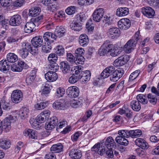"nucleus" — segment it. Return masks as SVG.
<instances>
[{"label": "nucleus", "instance_id": "f257e3e1", "mask_svg": "<svg viewBox=\"0 0 159 159\" xmlns=\"http://www.w3.org/2000/svg\"><path fill=\"white\" fill-rule=\"evenodd\" d=\"M58 119L56 117H53L51 118V121L45 124V128L47 130H51L54 128L56 126V130L59 131V129L65 127L66 125V121L63 120L61 121L57 125Z\"/></svg>", "mask_w": 159, "mask_h": 159}, {"label": "nucleus", "instance_id": "f03ea898", "mask_svg": "<svg viewBox=\"0 0 159 159\" xmlns=\"http://www.w3.org/2000/svg\"><path fill=\"white\" fill-rule=\"evenodd\" d=\"M16 120L13 116L11 115H9L2 122L0 120V134H1L3 129L7 132L11 129V123L13 120Z\"/></svg>", "mask_w": 159, "mask_h": 159}, {"label": "nucleus", "instance_id": "7ed1b4c3", "mask_svg": "<svg viewBox=\"0 0 159 159\" xmlns=\"http://www.w3.org/2000/svg\"><path fill=\"white\" fill-rule=\"evenodd\" d=\"M125 131H122V135L124 136L129 137L131 136L132 138L139 137L142 134V131L140 129H137L135 130H130L128 131V130H125Z\"/></svg>", "mask_w": 159, "mask_h": 159}, {"label": "nucleus", "instance_id": "20e7f679", "mask_svg": "<svg viewBox=\"0 0 159 159\" xmlns=\"http://www.w3.org/2000/svg\"><path fill=\"white\" fill-rule=\"evenodd\" d=\"M105 11L103 8L96 9L93 12L92 16L94 21L96 22H99L103 18Z\"/></svg>", "mask_w": 159, "mask_h": 159}, {"label": "nucleus", "instance_id": "39448f33", "mask_svg": "<svg viewBox=\"0 0 159 159\" xmlns=\"http://www.w3.org/2000/svg\"><path fill=\"white\" fill-rule=\"evenodd\" d=\"M23 98V94L20 90H15L11 93V101L14 103H17L20 102L22 100Z\"/></svg>", "mask_w": 159, "mask_h": 159}, {"label": "nucleus", "instance_id": "423d86ee", "mask_svg": "<svg viewBox=\"0 0 159 159\" xmlns=\"http://www.w3.org/2000/svg\"><path fill=\"white\" fill-rule=\"evenodd\" d=\"M50 113V112L48 110L43 111L37 116L36 121L39 123L44 122L49 119Z\"/></svg>", "mask_w": 159, "mask_h": 159}, {"label": "nucleus", "instance_id": "0eeeda50", "mask_svg": "<svg viewBox=\"0 0 159 159\" xmlns=\"http://www.w3.org/2000/svg\"><path fill=\"white\" fill-rule=\"evenodd\" d=\"M120 34L119 29L116 27H112L109 29L107 32V35L109 38L115 39L119 37Z\"/></svg>", "mask_w": 159, "mask_h": 159}, {"label": "nucleus", "instance_id": "6e6552de", "mask_svg": "<svg viewBox=\"0 0 159 159\" xmlns=\"http://www.w3.org/2000/svg\"><path fill=\"white\" fill-rule=\"evenodd\" d=\"M118 27L121 30H127L131 26L130 21L127 18L122 19L118 22Z\"/></svg>", "mask_w": 159, "mask_h": 159}, {"label": "nucleus", "instance_id": "1a4fd4ad", "mask_svg": "<svg viewBox=\"0 0 159 159\" xmlns=\"http://www.w3.org/2000/svg\"><path fill=\"white\" fill-rule=\"evenodd\" d=\"M123 74V70L121 68H119L110 75V80L112 81H116L122 76Z\"/></svg>", "mask_w": 159, "mask_h": 159}, {"label": "nucleus", "instance_id": "9d476101", "mask_svg": "<svg viewBox=\"0 0 159 159\" xmlns=\"http://www.w3.org/2000/svg\"><path fill=\"white\" fill-rule=\"evenodd\" d=\"M79 92L78 88L75 86L70 87L66 90L68 96L72 98L77 97L79 95Z\"/></svg>", "mask_w": 159, "mask_h": 159}, {"label": "nucleus", "instance_id": "9b49d317", "mask_svg": "<svg viewBox=\"0 0 159 159\" xmlns=\"http://www.w3.org/2000/svg\"><path fill=\"white\" fill-rule=\"evenodd\" d=\"M122 131H125V130H121L118 131V134L119 135L116 138V140L117 143L121 145L126 146L128 144L129 141L125 139V138H128L129 137L124 136L122 135V133L120 132Z\"/></svg>", "mask_w": 159, "mask_h": 159}, {"label": "nucleus", "instance_id": "f8f14e48", "mask_svg": "<svg viewBox=\"0 0 159 159\" xmlns=\"http://www.w3.org/2000/svg\"><path fill=\"white\" fill-rule=\"evenodd\" d=\"M17 115L13 117L16 119L20 117L21 119L26 118L29 112V110L27 108L25 107L22 108L19 111H16Z\"/></svg>", "mask_w": 159, "mask_h": 159}, {"label": "nucleus", "instance_id": "ddd939ff", "mask_svg": "<svg viewBox=\"0 0 159 159\" xmlns=\"http://www.w3.org/2000/svg\"><path fill=\"white\" fill-rule=\"evenodd\" d=\"M22 22V19L21 16L18 14L12 16L9 21V24L14 26L19 25Z\"/></svg>", "mask_w": 159, "mask_h": 159}, {"label": "nucleus", "instance_id": "4468645a", "mask_svg": "<svg viewBox=\"0 0 159 159\" xmlns=\"http://www.w3.org/2000/svg\"><path fill=\"white\" fill-rule=\"evenodd\" d=\"M136 42L133 39L129 40L124 46V51L127 53H130L136 46Z\"/></svg>", "mask_w": 159, "mask_h": 159}, {"label": "nucleus", "instance_id": "2eb2a0df", "mask_svg": "<svg viewBox=\"0 0 159 159\" xmlns=\"http://www.w3.org/2000/svg\"><path fill=\"white\" fill-rule=\"evenodd\" d=\"M115 70V68L113 66H110L107 67L101 73V78L104 79L108 77Z\"/></svg>", "mask_w": 159, "mask_h": 159}, {"label": "nucleus", "instance_id": "dca6fc26", "mask_svg": "<svg viewBox=\"0 0 159 159\" xmlns=\"http://www.w3.org/2000/svg\"><path fill=\"white\" fill-rule=\"evenodd\" d=\"M142 14L149 18H152L155 15V12L154 10L150 7H146L142 9Z\"/></svg>", "mask_w": 159, "mask_h": 159}, {"label": "nucleus", "instance_id": "f3484780", "mask_svg": "<svg viewBox=\"0 0 159 159\" xmlns=\"http://www.w3.org/2000/svg\"><path fill=\"white\" fill-rule=\"evenodd\" d=\"M91 72L88 70L81 72L79 75V79H80L82 82L84 83L89 80Z\"/></svg>", "mask_w": 159, "mask_h": 159}, {"label": "nucleus", "instance_id": "a211bd4d", "mask_svg": "<svg viewBox=\"0 0 159 159\" xmlns=\"http://www.w3.org/2000/svg\"><path fill=\"white\" fill-rule=\"evenodd\" d=\"M30 47L29 45V43H26L21 49L18 50L17 52L20 56L23 58H25L28 55L29 51L28 49L30 48Z\"/></svg>", "mask_w": 159, "mask_h": 159}, {"label": "nucleus", "instance_id": "6ab92c4d", "mask_svg": "<svg viewBox=\"0 0 159 159\" xmlns=\"http://www.w3.org/2000/svg\"><path fill=\"white\" fill-rule=\"evenodd\" d=\"M69 155L71 158L74 159H80L82 156L81 151L78 149H72L70 150Z\"/></svg>", "mask_w": 159, "mask_h": 159}, {"label": "nucleus", "instance_id": "aec40b11", "mask_svg": "<svg viewBox=\"0 0 159 159\" xmlns=\"http://www.w3.org/2000/svg\"><path fill=\"white\" fill-rule=\"evenodd\" d=\"M44 76L47 80L50 82L55 81L58 78L57 74L55 72L51 71H48Z\"/></svg>", "mask_w": 159, "mask_h": 159}, {"label": "nucleus", "instance_id": "412c9836", "mask_svg": "<svg viewBox=\"0 0 159 159\" xmlns=\"http://www.w3.org/2000/svg\"><path fill=\"white\" fill-rule=\"evenodd\" d=\"M70 27L73 30L79 31L82 30V25L81 23L78 21V20H77V21L73 20L70 24Z\"/></svg>", "mask_w": 159, "mask_h": 159}, {"label": "nucleus", "instance_id": "4be33fe9", "mask_svg": "<svg viewBox=\"0 0 159 159\" xmlns=\"http://www.w3.org/2000/svg\"><path fill=\"white\" fill-rule=\"evenodd\" d=\"M45 41L50 43L53 42L54 40H56V37L54 34L49 32H46L43 36Z\"/></svg>", "mask_w": 159, "mask_h": 159}, {"label": "nucleus", "instance_id": "5701e85b", "mask_svg": "<svg viewBox=\"0 0 159 159\" xmlns=\"http://www.w3.org/2000/svg\"><path fill=\"white\" fill-rule=\"evenodd\" d=\"M24 134L26 136H28L32 139H37V134L35 131L30 129H26L23 132Z\"/></svg>", "mask_w": 159, "mask_h": 159}, {"label": "nucleus", "instance_id": "b1692460", "mask_svg": "<svg viewBox=\"0 0 159 159\" xmlns=\"http://www.w3.org/2000/svg\"><path fill=\"white\" fill-rule=\"evenodd\" d=\"M32 45L36 48L40 47L42 45L43 39L40 36H37L33 38L31 40Z\"/></svg>", "mask_w": 159, "mask_h": 159}, {"label": "nucleus", "instance_id": "393cba45", "mask_svg": "<svg viewBox=\"0 0 159 159\" xmlns=\"http://www.w3.org/2000/svg\"><path fill=\"white\" fill-rule=\"evenodd\" d=\"M129 13V10L126 7L118 8L116 10V15L118 16L122 17L127 15Z\"/></svg>", "mask_w": 159, "mask_h": 159}, {"label": "nucleus", "instance_id": "a878e982", "mask_svg": "<svg viewBox=\"0 0 159 159\" xmlns=\"http://www.w3.org/2000/svg\"><path fill=\"white\" fill-rule=\"evenodd\" d=\"M135 143L137 146L142 149H147L148 147V143L144 140L142 139H137L135 141Z\"/></svg>", "mask_w": 159, "mask_h": 159}, {"label": "nucleus", "instance_id": "bb28decb", "mask_svg": "<svg viewBox=\"0 0 159 159\" xmlns=\"http://www.w3.org/2000/svg\"><path fill=\"white\" fill-rule=\"evenodd\" d=\"M11 67V65L7 61L2 60L0 61V70L5 72L9 70Z\"/></svg>", "mask_w": 159, "mask_h": 159}, {"label": "nucleus", "instance_id": "cd10ccee", "mask_svg": "<svg viewBox=\"0 0 159 159\" xmlns=\"http://www.w3.org/2000/svg\"><path fill=\"white\" fill-rule=\"evenodd\" d=\"M89 42L88 36L85 34H81L79 37V43L80 45L83 47L87 46Z\"/></svg>", "mask_w": 159, "mask_h": 159}, {"label": "nucleus", "instance_id": "c85d7f7f", "mask_svg": "<svg viewBox=\"0 0 159 159\" xmlns=\"http://www.w3.org/2000/svg\"><path fill=\"white\" fill-rule=\"evenodd\" d=\"M60 65V68L63 73L66 74L69 72L70 67L66 61L61 62Z\"/></svg>", "mask_w": 159, "mask_h": 159}, {"label": "nucleus", "instance_id": "c756f323", "mask_svg": "<svg viewBox=\"0 0 159 159\" xmlns=\"http://www.w3.org/2000/svg\"><path fill=\"white\" fill-rule=\"evenodd\" d=\"M63 146L61 143L53 145L50 148V151L52 153H59L61 152Z\"/></svg>", "mask_w": 159, "mask_h": 159}, {"label": "nucleus", "instance_id": "7c9ffc66", "mask_svg": "<svg viewBox=\"0 0 159 159\" xmlns=\"http://www.w3.org/2000/svg\"><path fill=\"white\" fill-rule=\"evenodd\" d=\"M40 12L41 9L39 7H33L29 9V15L31 16L35 17L38 15Z\"/></svg>", "mask_w": 159, "mask_h": 159}, {"label": "nucleus", "instance_id": "2f4dec72", "mask_svg": "<svg viewBox=\"0 0 159 159\" xmlns=\"http://www.w3.org/2000/svg\"><path fill=\"white\" fill-rule=\"evenodd\" d=\"M36 70H32L30 72V75L26 79L27 83L28 84H31L34 80L36 76Z\"/></svg>", "mask_w": 159, "mask_h": 159}, {"label": "nucleus", "instance_id": "473e14b6", "mask_svg": "<svg viewBox=\"0 0 159 159\" xmlns=\"http://www.w3.org/2000/svg\"><path fill=\"white\" fill-rule=\"evenodd\" d=\"M120 49H118L114 46L111 49L109 50V54L113 57H115L119 55L121 52Z\"/></svg>", "mask_w": 159, "mask_h": 159}, {"label": "nucleus", "instance_id": "72a5a7b5", "mask_svg": "<svg viewBox=\"0 0 159 159\" xmlns=\"http://www.w3.org/2000/svg\"><path fill=\"white\" fill-rule=\"evenodd\" d=\"M131 107L132 109L135 111H138L141 109L140 104L139 101L137 100H133L130 103Z\"/></svg>", "mask_w": 159, "mask_h": 159}, {"label": "nucleus", "instance_id": "f704fd0d", "mask_svg": "<svg viewBox=\"0 0 159 159\" xmlns=\"http://www.w3.org/2000/svg\"><path fill=\"white\" fill-rule=\"evenodd\" d=\"M64 102L63 101L55 102L52 104L53 107L57 110L64 109L65 107Z\"/></svg>", "mask_w": 159, "mask_h": 159}, {"label": "nucleus", "instance_id": "c9c22d12", "mask_svg": "<svg viewBox=\"0 0 159 159\" xmlns=\"http://www.w3.org/2000/svg\"><path fill=\"white\" fill-rule=\"evenodd\" d=\"M7 59L8 62L13 63L16 62L18 59L17 57L15 54L9 53L7 56Z\"/></svg>", "mask_w": 159, "mask_h": 159}, {"label": "nucleus", "instance_id": "e433bc0d", "mask_svg": "<svg viewBox=\"0 0 159 159\" xmlns=\"http://www.w3.org/2000/svg\"><path fill=\"white\" fill-rule=\"evenodd\" d=\"M10 142L9 140L2 139L0 141V147L3 149L8 148L10 147Z\"/></svg>", "mask_w": 159, "mask_h": 159}, {"label": "nucleus", "instance_id": "4c0bfd02", "mask_svg": "<svg viewBox=\"0 0 159 159\" xmlns=\"http://www.w3.org/2000/svg\"><path fill=\"white\" fill-rule=\"evenodd\" d=\"M105 145L106 148H110L113 147L115 145L114 141L111 137H108L106 140Z\"/></svg>", "mask_w": 159, "mask_h": 159}, {"label": "nucleus", "instance_id": "58836bf2", "mask_svg": "<svg viewBox=\"0 0 159 159\" xmlns=\"http://www.w3.org/2000/svg\"><path fill=\"white\" fill-rule=\"evenodd\" d=\"M147 96L143 94H139L136 97V98L139 102L145 104L148 103V101L147 98Z\"/></svg>", "mask_w": 159, "mask_h": 159}, {"label": "nucleus", "instance_id": "ea45409f", "mask_svg": "<svg viewBox=\"0 0 159 159\" xmlns=\"http://www.w3.org/2000/svg\"><path fill=\"white\" fill-rule=\"evenodd\" d=\"M0 103H1V105H2V108L4 110L8 111L11 109V107L9 105L8 103L6 102L5 97L2 98Z\"/></svg>", "mask_w": 159, "mask_h": 159}, {"label": "nucleus", "instance_id": "a19ab883", "mask_svg": "<svg viewBox=\"0 0 159 159\" xmlns=\"http://www.w3.org/2000/svg\"><path fill=\"white\" fill-rule=\"evenodd\" d=\"M43 17V16L41 15L38 17L33 18L31 19L30 20L36 26L38 27L41 24Z\"/></svg>", "mask_w": 159, "mask_h": 159}, {"label": "nucleus", "instance_id": "79ce46f5", "mask_svg": "<svg viewBox=\"0 0 159 159\" xmlns=\"http://www.w3.org/2000/svg\"><path fill=\"white\" fill-rule=\"evenodd\" d=\"M78 8L77 7L72 6L68 7L65 11L68 15H72L77 11Z\"/></svg>", "mask_w": 159, "mask_h": 159}, {"label": "nucleus", "instance_id": "37998d69", "mask_svg": "<svg viewBox=\"0 0 159 159\" xmlns=\"http://www.w3.org/2000/svg\"><path fill=\"white\" fill-rule=\"evenodd\" d=\"M48 105V102L41 101L37 103L34 106L35 108L37 110H41L45 108Z\"/></svg>", "mask_w": 159, "mask_h": 159}, {"label": "nucleus", "instance_id": "c03bdc74", "mask_svg": "<svg viewBox=\"0 0 159 159\" xmlns=\"http://www.w3.org/2000/svg\"><path fill=\"white\" fill-rule=\"evenodd\" d=\"M22 38L21 37H17L14 38L13 37H9L7 39V41L9 43H13L15 42H20Z\"/></svg>", "mask_w": 159, "mask_h": 159}, {"label": "nucleus", "instance_id": "a18cd8bd", "mask_svg": "<svg viewBox=\"0 0 159 159\" xmlns=\"http://www.w3.org/2000/svg\"><path fill=\"white\" fill-rule=\"evenodd\" d=\"M140 73V70H136L132 72L130 75L129 78V81H132L136 79L139 75Z\"/></svg>", "mask_w": 159, "mask_h": 159}, {"label": "nucleus", "instance_id": "49530a36", "mask_svg": "<svg viewBox=\"0 0 159 159\" xmlns=\"http://www.w3.org/2000/svg\"><path fill=\"white\" fill-rule=\"evenodd\" d=\"M56 52L58 56H62L65 53L64 48L61 45H58L56 47Z\"/></svg>", "mask_w": 159, "mask_h": 159}, {"label": "nucleus", "instance_id": "de8ad7c7", "mask_svg": "<svg viewBox=\"0 0 159 159\" xmlns=\"http://www.w3.org/2000/svg\"><path fill=\"white\" fill-rule=\"evenodd\" d=\"M49 69L52 71L56 72L59 69V66L55 62L50 63L48 66Z\"/></svg>", "mask_w": 159, "mask_h": 159}, {"label": "nucleus", "instance_id": "09e8293b", "mask_svg": "<svg viewBox=\"0 0 159 159\" xmlns=\"http://www.w3.org/2000/svg\"><path fill=\"white\" fill-rule=\"evenodd\" d=\"M30 122L32 127L35 129H40L41 127V125L37 123L36 121V119L35 120L34 119H31L30 120Z\"/></svg>", "mask_w": 159, "mask_h": 159}, {"label": "nucleus", "instance_id": "8fccbe9b", "mask_svg": "<svg viewBox=\"0 0 159 159\" xmlns=\"http://www.w3.org/2000/svg\"><path fill=\"white\" fill-rule=\"evenodd\" d=\"M57 55L55 53H51L49 55L48 59L50 63L56 61L58 58Z\"/></svg>", "mask_w": 159, "mask_h": 159}, {"label": "nucleus", "instance_id": "3c124183", "mask_svg": "<svg viewBox=\"0 0 159 159\" xmlns=\"http://www.w3.org/2000/svg\"><path fill=\"white\" fill-rule=\"evenodd\" d=\"M79 79V76L73 74L69 78V82L70 83L73 84L76 83Z\"/></svg>", "mask_w": 159, "mask_h": 159}, {"label": "nucleus", "instance_id": "603ef678", "mask_svg": "<svg viewBox=\"0 0 159 159\" xmlns=\"http://www.w3.org/2000/svg\"><path fill=\"white\" fill-rule=\"evenodd\" d=\"M149 101L153 104H155L157 101L156 98L155 96L149 94L147 96Z\"/></svg>", "mask_w": 159, "mask_h": 159}, {"label": "nucleus", "instance_id": "864d4df0", "mask_svg": "<svg viewBox=\"0 0 159 159\" xmlns=\"http://www.w3.org/2000/svg\"><path fill=\"white\" fill-rule=\"evenodd\" d=\"M12 0H1V5L4 7H8L10 6L12 3Z\"/></svg>", "mask_w": 159, "mask_h": 159}, {"label": "nucleus", "instance_id": "5fc2aeb1", "mask_svg": "<svg viewBox=\"0 0 159 159\" xmlns=\"http://www.w3.org/2000/svg\"><path fill=\"white\" fill-rule=\"evenodd\" d=\"M70 104L73 107L76 108L81 105V103L79 101L72 99L70 101Z\"/></svg>", "mask_w": 159, "mask_h": 159}, {"label": "nucleus", "instance_id": "6e6d98bb", "mask_svg": "<svg viewBox=\"0 0 159 159\" xmlns=\"http://www.w3.org/2000/svg\"><path fill=\"white\" fill-rule=\"evenodd\" d=\"M76 59L75 60V63L76 64H83L84 58L83 56H76Z\"/></svg>", "mask_w": 159, "mask_h": 159}, {"label": "nucleus", "instance_id": "4d7b16f0", "mask_svg": "<svg viewBox=\"0 0 159 159\" xmlns=\"http://www.w3.org/2000/svg\"><path fill=\"white\" fill-rule=\"evenodd\" d=\"M107 50L111 49L114 46L108 40H106L102 45Z\"/></svg>", "mask_w": 159, "mask_h": 159}, {"label": "nucleus", "instance_id": "13d9d810", "mask_svg": "<svg viewBox=\"0 0 159 159\" xmlns=\"http://www.w3.org/2000/svg\"><path fill=\"white\" fill-rule=\"evenodd\" d=\"M66 59L68 61L71 63H75V58L71 53H66Z\"/></svg>", "mask_w": 159, "mask_h": 159}, {"label": "nucleus", "instance_id": "bf43d9fd", "mask_svg": "<svg viewBox=\"0 0 159 159\" xmlns=\"http://www.w3.org/2000/svg\"><path fill=\"white\" fill-rule=\"evenodd\" d=\"M109 53V50L102 46L99 50L98 53L100 56H104L107 53Z\"/></svg>", "mask_w": 159, "mask_h": 159}, {"label": "nucleus", "instance_id": "052dcab7", "mask_svg": "<svg viewBox=\"0 0 159 159\" xmlns=\"http://www.w3.org/2000/svg\"><path fill=\"white\" fill-rule=\"evenodd\" d=\"M25 3V0H17L14 2L15 7H20L23 6Z\"/></svg>", "mask_w": 159, "mask_h": 159}, {"label": "nucleus", "instance_id": "680f3d73", "mask_svg": "<svg viewBox=\"0 0 159 159\" xmlns=\"http://www.w3.org/2000/svg\"><path fill=\"white\" fill-rule=\"evenodd\" d=\"M84 50L83 48H78L75 51V56H83L84 53Z\"/></svg>", "mask_w": 159, "mask_h": 159}, {"label": "nucleus", "instance_id": "e2e57ef3", "mask_svg": "<svg viewBox=\"0 0 159 159\" xmlns=\"http://www.w3.org/2000/svg\"><path fill=\"white\" fill-rule=\"evenodd\" d=\"M65 93V90L63 88L60 87L56 90V94L58 97H62Z\"/></svg>", "mask_w": 159, "mask_h": 159}, {"label": "nucleus", "instance_id": "0e129e2a", "mask_svg": "<svg viewBox=\"0 0 159 159\" xmlns=\"http://www.w3.org/2000/svg\"><path fill=\"white\" fill-rule=\"evenodd\" d=\"M11 70L14 72H20L21 71V68L19 67L17 64H13L11 67Z\"/></svg>", "mask_w": 159, "mask_h": 159}, {"label": "nucleus", "instance_id": "69168bd1", "mask_svg": "<svg viewBox=\"0 0 159 159\" xmlns=\"http://www.w3.org/2000/svg\"><path fill=\"white\" fill-rule=\"evenodd\" d=\"M106 155L109 157L112 158L113 157V151L112 150V148H106L105 152Z\"/></svg>", "mask_w": 159, "mask_h": 159}, {"label": "nucleus", "instance_id": "338daca9", "mask_svg": "<svg viewBox=\"0 0 159 159\" xmlns=\"http://www.w3.org/2000/svg\"><path fill=\"white\" fill-rule=\"evenodd\" d=\"M9 21L8 20L4 19L2 20L1 21L0 24L3 28L7 29L8 28V25L9 24Z\"/></svg>", "mask_w": 159, "mask_h": 159}, {"label": "nucleus", "instance_id": "774afa93", "mask_svg": "<svg viewBox=\"0 0 159 159\" xmlns=\"http://www.w3.org/2000/svg\"><path fill=\"white\" fill-rule=\"evenodd\" d=\"M110 17L105 16H103L102 18V21L105 23V24L108 25H111L112 24V22L110 20Z\"/></svg>", "mask_w": 159, "mask_h": 159}]
</instances>
